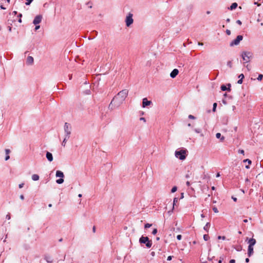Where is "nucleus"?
Masks as SVG:
<instances>
[{"label": "nucleus", "mask_w": 263, "mask_h": 263, "mask_svg": "<svg viewBox=\"0 0 263 263\" xmlns=\"http://www.w3.org/2000/svg\"><path fill=\"white\" fill-rule=\"evenodd\" d=\"M237 6H238V5L236 3H233L232 4L231 6L228 8V9L231 10H233L236 9L237 7Z\"/></svg>", "instance_id": "16"}, {"label": "nucleus", "mask_w": 263, "mask_h": 263, "mask_svg": "<svg viewBox=\"0 0 263 263\" xmlns=\"http://www.w3.org/2000/svg\"><path fill=\"white\" fill-rule=\"evenodd\" d=\"M230 263H235V260L234 259H231L230 261Z\"/></svg>", "instance_id": "52"}, {"label": "nucleus", "mask_w": 263, "mask_h": 263, "mask_svg": "<svg viewBox=\"0 0 263 263\" xmlns=\"http://www.w3.org/2000/svg\"><path fill=\"white\" fill-rule=\"evenodd\" d=\"M189 177H190V175H189V174H186V175H185V178H189Z\"/></svg>", "instance_id": "62"}, {"label": "nucleus", "mask_w": 263, "mask_h": 263, "mask_svg": "<svg viewBox=\"0 0 263 263\" xmlns=\"http://www.w3.org/2000/svg\"><path fill=\"white\" fill-rule=\"evenodd\" d=\"M226 237H225V236H219L218 237V239H223V240H225V239H226Z\"/></svg>", "instance_id": "34"}, {"label": "nucleus", "mask_w": 263, "mask_h": 263, "mask_svg": "<svg viewBox=\"0 0 263 263\" xmlns=\"http://www.w3.org/2000/svg\"><path fill=\"white\" fill-rule=\"evenodd\" d=\"M203 239L205 241H207L210 239V237L208 234H204L203 235Z\"/></svg>", "instance_id": "22"}, {"label": "nucleus", "mask_w": 263, "mask_h": 263, "mask_svg": "<svg viewBox=\"0 0 263 263\" xmlns=\"http://www.w3.org/2000/svg\"><path fill=\"white\" fill-rule=\"evenodd\" d=\"M248 219H246L243 220V222H245V223H247V222H248Z\"/></svg>", "instance_id": "63"}, {"label": "nucleus", "mask_w": 263, "mask_h": 263, "mask_svg": "<svg viewBox=\"0 0 263 263\" xmlns=\"http://www.w3.org/2000/svg\"><path fill=\"white\" fill-rule=\"evenodd\" d=\"M210 227V222H207L206 223V224L204 226L203 229H204V230L205 231L208 232L209 229Z\"/></svg>", "instance_id": "20"}, {"label": "nucleus", "mask_w": 263, "mask_h": 263, "mask_svg": "<svg viewBox=\"0 0 263 263\" xmlns=\"http://www.w3.org/2000/svg\"><path fill=\"white\" fill-rule=\"evenodd\" d=\"M20 198L22 200H24V196L23 195H21L20 196Z\"/></svg>", "instance_id": "50"}, {"label": "nucleus", "mask_w": 263, "mask_h": 263, "mask_svg": "<svg viewBox=\"0 0 263 263\" xmlns=\"http://www.w3.org/2000/svg\"><path fill=\"white\" fill-rule=\"evenodd\" d=\"M27 2L26 3V5H30V3L33 1V0H26Z\"/></svg>", "instance_id": "35"}, {"label": "nucleus", "mask_w": 263, "mask_h": 263, "mask_svg": "<svg viewBox=\"0 0 263 263\" xmlns=\"http://www.w3.org/2000/svg\"><path fill=\"white\" fill-rule=\"evenodd\" d=\"M213 211L215 213H218V210L217 208L216 207H215V206L213 208Z\"/></svg>", "instance_id": "32"}, {"label": "nucleus", "mask_w": 263, "mask_h": 263, "mask_svg": "<svg viewBox=\"0 0 263 263\" xmlns=\"http://www.w3.org/2000/svg\"><path fill=\"white\" fill-rule=\"evenodd\" d=\"M34 59L31 56H28L26 60V64L28 65H31L33 64Z\"/></svg>", "instance_id": "9"}, {"label": "nucleus", "mask_w": 263, "mask_h": 263, "mask_svg": "<svg viewBox=\"0 0 263 263\" xmlns=\"http://www.w3.org/2000/svg\"><path fill=\"white\" fill-rule=\"evenodd\" d=\"M227 65L230 67V68L232 67V63L231 61H229L227 63Z\"/></svg>", "instance_id": "40"}, {"label": "nucleus", "mask_w": 263, "mask_h": 263, "mask_svg": "<svg viewBox=\"0 0 263 263\" xmlns=\"http://www.w3.org/2000/svg\"><path fill=\"white\" fill-rule=\"evenodd\" d=\"M243 162H247L248 163V164H251V163H252V161L251 160H250V159H245L243 161Z\"/></svg>", "instance_id": "24"}, {"label": "nucleus", "mask_w": 263, "mask_h": 263, "mask_svg": "<svg viewBox=\"0 0 263 263\" xmlns=\"http://www.w3.org/2000/svg\"><path fill=\"white\" fill-rule=\"evenodd\" d=\"M238 78L239 79H243L244 78V75L243 74H240L239 76H238Z\"/></svg>", "instance_id": "42"}, {"label": "nucleus", "mask_w": 263, "mask_h": 263, "mask_svg": "<svg viewBox=\"0 0 263 263\" xmlns=\"http://www.w3.org/2000/svg\"><path fill=\"white\" fill-rule=\"evenodd\" d=\"M179 73L177 69H174L170 73V77L172 78H175Z\"/></svg>", "instance_id": "10"}, {"label": "nucleus", "mask_w": 263, "mask_h": 263, "mask_svg": "<svg viewBox=\"0 0 263 263\" xmlns=\"http://www.w3.org/2000/svg\"><path fill=\"white\" fill-rule=\"evenodd\" d=\"M198 45H200V46H202L203 45V44L202 43L199 42Z\"/></svg>", "instance_id": "64"}, {"label": "nucleus", "mask_w": 263, "mask_h": 263, "mask_svg": "<svg viewBox=\"0 0 263 263\" xmlns=\"http://www.w3.org/2000/svg\"><path fill=\"white\" fill-rule=\"evenodd\" d=\"M0 7L2 9L5 10L6 9V7H4V3L0 1Z\"/></svg>", "instance_id": "25"}, {"label": "nucleus", "mask_w": 263, "mask_h": 263, "mask_svg": "<svg viewBox=\"0 0 263 263\" xmlns=\"http://www.w3.org/2000/svg\"><path fill=\"white\" fill-rule=\"evenodd\" d=\"M232 199H233V200L234 201H237V198L236 197H232Z\"/></svg>", "instance_id": "59"}, {"label": "nucleus", "mask_w": 263, "mask_h": 263, "mask_svg": "<svg viewBox=\"0 0 263 263\" xmlns=\"http://www.w3.org/2000/svg\"><path fill=\"white\" fill-rule=\"evenodd\" d=\"M92 231H93V232H94V233L95 232V231H96V228H95V227H93V228H92Z\"/></svg>", "instance_id": "58"}, {"label": "nucleus", "mask_w": 263, "mask_h": 263, "mask_svg": "<svg viewBox=\"0 0 263 263\" xmlns=\"http://www.w3.org/2000/svg\"><path fill=\"white\" fill-rule=\"evenodd\" d=\"M186 149H181L179 151H176L175 155L176 157L179 158L181 160H183L186 158Z\"/></svg>", "instance_id": "2"}, {"label": "nucleus", "mask_w": 263, "mask_h": 263, "mask_svg": "<svg viewBox=\"0 0 263 263\" xmlns=\"http://www.w3.org/2000/svg\"><path fill=\"white\" fill-rule=\"evenodd\" d=\"M238 153H240V154L244 155L245 151L243 149H239L238 150Z\"/></svg>", "instance_id": "37"}, {"label": "nucleus", "mask_w": 263, "mask_h": 263, "mask_svg": "<svg viewBox=\"0 0 263 263\" xmlns=\"http://www.w3.org/2000/svg\"><path fill=\"white\" fill-rule=\"evenodd\" d=\"M177 190V187L176 186H174L172 190H171V192L172 193H175Z\"/></svg>", "instance_id": "28"}, {"label": "nucleus", "mask_w": 263, "mask_h": 263, "mask_svg": "<svg viewBox=\"0 0 263 263\" xmlns=\"http://www.w3.org/2000/svg\"><path fill=\"white\" fill-rule=\"evenodd\" d=\"M236 23L239 25H241L242 24V23L240 20H237L236 21Z\"/></svg>", "instance_id": "47"}, {"label": "nucleus", "mask_w": 263, "mask_h": 263, "mask_svg": "<svg viewBox=\"0 0 263 263\" xmlns=\"http://www.w3.org/2000/svg\"><path fill=\"white\" fill-rule=\"evenodd\" d=\"M227 35H230L231 34V31L229 29L226 30V31Z\"/></svg>", "instance_id": "38"}, {"label": "nucleus", "mask_w": 263, "mask_h": 263, "mask_svg": "<svg viewBox=\"0 0 263 263\" xmlns=\"http://www.w3.org/2000/svg\"><path fill=\"white\" fill-rule=\"evenodd\" d=\"M40 25H36L35 26V30H38V29L40 28Z\"/></svg>", "instance_id": "48"}, {"label": "nucleus", "mask_w": 263, "mask_h": 263, "mask_svg": "<svg viewBox=\"0 0 263 263\" xmlns=\"http://www.w3.org/2000/svg\"><path fill=\"white\" fill-rule=\"evenodd\" d=\"M221 134L219 133H218L216 134V137L217 138V139H219L221 137Z\"/></svg>", "instance_id": "31"}, {"label": "nucleus", "mask_w": 263, "mask_h": 263, "mask_svg": "<svg viewBox=\"0 0 263 263\" xmlns=\"http://www.w3.org/2000/svg\"><path fill=\"white\" fill-rule=\"evenodd\" d=\"M226 22H227V23H229V22H230V18H227V19L226 20Z\"/></svg>", "instance_id": "61"}, {"label": "nucleus", "mask_w": 263, "mask_h": 263, "mask_svg": "<svg viewBox=\"0 0 263 263\" xmlns=\"http://www.w3.org/2000/svg\"><path fill=\"white\" fill-rule=\"evenodd\" d=\"M263 78V75L262 74H259L258 75V78H257V79L258 80V81H261L262 80Z\"/></svg>", "instance_id": "27"}, {"label": "nucleus", "mask_w": 263, "mask_h": 263, "mask_svg": "<svg viewBox=\"0 0 263 263\" xmlns=\"http://www.w3.org/2000/svg\"><path fill=\"white\" fill-rule=\"evenodd\" d=\"M140 120L141 121H143L144 122H146V119H145V118H144V117H141V118H140Z\"/></svg>", "instance_id": "43"}, {"label": "nucleus", "mask_w": 263, "mask_h": 263, "mask_svg": "<svg viewBox=\"0 0 263 263\" xmlns=\"http://www.w3.org/2000/svg\"><path fill=\"white\" fill-rule=\"evenodd\" d=\"M178 202V198H174V201H173V203H174V205L176 203V202Z\"/></svg>", "instance_id": "41"}, {"label": "nucleus", "mask_w": 263, "mask_h": 263, "mask_svg": "<svg viewBox=\"0 0 263 263\" xmlns=\"http://www.w3.org/2000/svg\"><path fill=\"white\" fill-rule=\"evenodd\" d=\"M216 107H217V103H214L213 104V111L215 112L216 111Z\"/></svg>", "instance_id": "26"}, {"label": "nucleus", "mask_w": 263, "mask_h": 263, "mask_svg": "<svg viewBox=\"0 0 263 263\" xmlns=\"http://www.w3.org/2000/svg\"><path fill=\"white\" fill-rule=\"evenodd\" d=\"M256 240L253 238H250L249 240V241H248V243H249V246H251V247H253L255 243H256Z\"/></svg>", "instance_id": "13"}, {"label": "nucleus", "mask_w": 263, "mask_h": 263, "mask_svg": "<svg viewBox=\"0 0 263 263\" xmlns=\"http://www.w3.org/2000/svg\"><path fill=\"white\" fill-rule=\"evenodd\" d=\"M46 157L49 162H51L53 160L52 154L51 153L47 152Z\"/></svg>", "instance_id": "12"}, {"label": "nucleus", "mask_w": 263, "mask_h": 263, "mask_svg": "<svg viewBox=\"0 0 263 263\" xmlns=\"http://www.w3.org/2000/svg\"><path fill=\"white\" fill-rule=\"evenodd\" d=\"M152 226V224H149V223H146L144 226V228L145 229H147V228H150Z\"/></svg>", "instance_id": "29"}, {"label": "nucleus", "mask_w": 263, "mask_h": 263, "mask_svg": "<svg viewBox=\"0 0 263 263\" xmlns=\"http://www.w3.org/2000/svg\"><path fill=\"white\" fill-rule=\"evenodd\" d=\"M5 153H6V156L5 157V160L7 161L8 160V159H9L10 158V156H9V154L10 153V149H5Z\"/></svg>", "instance_id": "18"}, {"label": "nucleus", "mask_w": 263, "mask_h": 263, "mask_svg": "<svg viewBox=\"0 0 263 263\" xmlns=\"http://www.w3.org/2000/svg\"><path fill=\"white\" fill-rule=\"evenodd\" d=\"M64 130L65 133V137L66 139H69L71 133V126L70 124L66 122L64 124Z\"/></svg>", "instance_id": "4"}, {"label": "nucleus", "mask_w": 263, "mask_h": 263, "mask_svg": "<svg viewBox=\"0 0 263 263\" xmlns=\"http://www.w3.org/2000/svg\"><path fill=\"white\" fill-rule=\"evenodd\" d=\"M46 260L48 262H51V260H49V259H48L47 258H46Z\"/></svg>", "instance_id": "55"}, {"label": "nucleus", "mask_w": 263, "mask_h": 263, "mask_svg": "<svg viewBox=\"0 0 263 263\" xmlns=\"http://www.w3.org/2000/svg\"><path fill=\"white\" fill-rule=\"evenodd\" d=\"M181 238H182V236H181V235H178L177 236V239L178 240H181Z\"/></svg>", "instance_id": "39"}, {"label": "nucleus", "mask_w": 263, "mask_h": 263, "mask_svg": "<svg viewBox=\"0 0 263 263\" xmlns=\"http://www.w3.org/2000/svg\"><path fill=\"white\" fill-rule=\"evenodd\" d=\"M237 83H238V84H242V79H240L238 81Z\"/></svg>", "instance_id": "44"}, {"label": "nucleus", "mask_w": 263, "mask_h": 263, "mask_svg": "<svg viewBox=\"0 0 263 263\" xmlns=\"http://www.w3.org/2000/svg\"><path fill=\"white\" fill-rule=\"evenodd\" d=\"M68 139H66V138L65 137L63 142H62V146H63L64 147L65 146V145H66V142H67V140H68Z\"/></svg>", "instance_id": "23"}, {"label": "nucleus", "mask_w": 263, "mask_h": 263, "mask_svg": "<svg viewBox=\"0 0 263 263\" xmlns=\"http://www.w3.org/2000/svg\"><path fill=\"white\" fill-rule=\"evenodd\" d=\"M253 253V247L248 246V255L249 257H250Z\"/></svg>", "instance_id": "14"}, {"label": "nucleus", "mask_w": 263, "mask_h": 263, "mask_svg": "<svg viewBox=\"0 0 263 263\" xmlns=\"http://www.w3.org/2000/svg\"><path fill=\"white\" fill-rule=\"evenodd\" d=\"M186 185H187V186H189L190 185V182H189V181H187V182H186Z\"/></svg>", "instance_id": "54"}, {"label": "nucleus", "mask_w": 263, "mask_h": 263, "mask_svg": "<svg viewBox=\"0 0 263 263\" xmlns=\"http://www.w3.org/2000/svg\"><path fill=\"white\" fill-rule=\"evenodd\" d=\"M128 95V90L124 89L120 91L118 95L112 100L110 104L117 103L118 106L120 105L125 100Z\"/></svg>", "instance_id": "1"}, {"label": "nucleus", "mask_w": 263, "mask_h": 263, "mask_svg": "<svg viewBox=\"0 0 263 263\" xmlns=\"http://www.w3.org/2000/svg\"><path fill=\"white\" fill-rule=\"evenodd\" d=\"M56 182L58 183V184H62L64 182V179L63 178H60L59 179H57L56 180Z\"/></svg>", "instance_id": "21"}, {"label": "nucleus", "mask_w": 263, "mask_h": 263, "mask_svg": "<svg viewBox=\"0 0 263 263\" xmlns=\"http://www.w3.org/2000/svg\"><path fill=\"white\" fill-rule=\"evenodd\" d=\"M133 14L132 13H128L127 15L125 22L126 24V26L127 27H129L134 22V20L133 18Z\"/></svg>", "instance_id": "6"}, {"label": "nucleus", "mask_w": 263, "mask_h": 263, "mask_svg": "<svg viewBox=\"0 0 263 263\" xmlns=\"http://www.w3.org/2000/svg\"><path fill=\"white\" fill-rule=\"evenodd\" d=\"M228 86H229V88H227L226 86H225L224 85H222L221 86L220 88H221V90H222V91H226L227 90L230 91L231 90V89H230L231 85L229 84H228Z\"/></svg>", "instance_id": "17"}, {"label": "nucleus", "mask_w": 263, "mask_h": 263, "mask_svg": "<svg viewBox=\"0 0 263 263\" xmlns=\"http://www.w3.org/2000/svg\"><path fill=\"white\" fill-rule=\"evenodd\" d=\"M42 18L43 17L41 15H36L33 21V24L36 25L40 24L42 21Z\"/></svg>", "instance_id": "8"}, {"label": "nucleus", "mask_w": 263, "mask_h": 263, "mask_svg": "<svg viewBox=\"0 0 263 263\" xmlns=\"http://www.w3.org/2000/svg\"><path fill=\"white\" fill-rule=\"evenodd\" d=\"M242 35H238L234 40H233L232 42L230 43V46L232 47L234 45H238L239 44L240 42L242 40Z\"/></svg>", "instance_id": "7"}, {"label": "nucleus", "mask_w": 263, "mask_h": 263, "mask_svg": "<svg viewBox=\"0 0 263 263\" xmlns=\"http://www.w3.org/2000/svg\"><path fill=\"white\" fill-rule=\"evenodd\" d=\"M222 260H223V258L220 257V260L218 261V263H222Z\"/></svg>", "instance_id": "53"}, {"label": "nucleus", "mask_w": 263, "mask_h": 263, "mask_svg": "<svg viewBox=\"0 0 263 263\" xmlns=\"http://www.w3.org/2000/svg\"><path fill=\"white\" fill-rule=\"evenodd\" d=\"M32 179L33 180V181H37L40 178V177L37 174H33L32 175Z\"/></svg>", "instance_id": "19"}, {"label": "nucleus", "mask_w": 263, "mask_h": 263, "mask_svg": "<svg viewBox=\"0 0 263 263\" xmlns=\"http://www.w3.org/2000/svg\"><path fill=\"white\" fill-rule=\"evenodd\" d=\"M55 176L57 177H61L62 178L64 177V173L61 171H57L56 172Z\"/></svg>", "instance_id": "15"}, {"label": "nucleus", "mask_w": 263, "mask_h": 263, "mask_svg": "<svg viewBox=\"0 0 263 263\" xmlns=\"http://www.w3.org/2000/svg\"><path fill=\"white\" fill-rule=\"evenodd\" d=\"M219 176H220V174H219V173H217L216 177H219Z\"/></svg>", "instance_id": "60"}, {"label": "nucleus", "mask_w": 263, "mask_h": 263, "mask_svg": "<svg viewBox=\"0 0 263 263\" xmlns=\"http://www.w3.org/2000/svg\"><path fill=\"white\" fill-rule=\"evenodd\" d=\"M151 103V101H148L146 98H144L143 99V102H142V106H143V107H145L150 105Z\"/></svg>", "instance_id": "11"}, {"label": "nucleus", "mask_w": 263, "mask_h": 263, "mask_svg": "<svg viewBox=\"0 0 263 263\" xmlns=\"http://www.w3.org/2000/svg\"><path fill=\"white\" fill-rule=\"evenodd\" d=\"M24 185V183H21V184H20L18 186H19V188L21 189L22 188Z\"/></svg>", "instance_id": "46"}, {"label": "nucleus", "mask_w": 263, "mask_h": 263, "mask_svg": "<svg viewBox=\"0 0 263 263\" xmlns=\"http://www.w3.org/2000/svg\"><path fill=\"white\" fill-rule=\"evenodd\" d=\"M241 56L243 61L246 62H249L253 58V53L250 51H242Z\"/></svg>", "instance_id": "5"}, {"label": "nucleus", "mask_w": 263, "mask_h": 263, "mask_svg": "<svg viewBox=\"0 0 263 263\" xmlns=\"http://www.w3.org/2000/svg\"><path fill=\"white\" fill-rule=\"evenodd\" d=\"M172 259V256H169L167 257V260L170 261V260H171Z\"/></svg>", "instance_id": "49"}, {"label": "nucleus", "mask_w": 263, "mask_h": 263, "mask_svg": "<svg viewBox=\"0 0 263 263\" xmlns=\"http://www.w3.org/2000/svg\"><path fill=\"white\" fill-rule=\"evenodd\" d=\"M188 117L190 119H195V117L192 115H190Z\"/></svg>", "instance_id": "36"}, {"label": "nucleus", "mask_w": 263, "mask_h": 263, "mask_svg": "<svg viewBox=\"0 0 263 263\" xmlns=\"http://www.w3.org/2000/svg\"><path fill=\"white\" fill-rule=\"evenodd\" d=\"M139 242L140 243L145 244L147 248H150L152 246V241L150 240L148 237L141 236L139 239Z\"/></svg>", "instance_id": "3"}, {"label": "nucleus", "mask_w": 263, "mask_h": 263, "mask_svg": "<svg viewBox=\"0 0 263 263\" xmlns=\"http://www.w3.org/2000/svg\"><path fill=\"white\" fill-rule=\"evenodd\" d=\"M249 259L248 258H247L245 260L246 262H249Z\"/></svg>", "instance_id": "57"}, {"label": "nucleus", "mask_w": 263, "mask_h": 263, "mask_svg": "<svg viewBox=\"0 0 263 263\" xmlns=\"http://www.w3.org/2000/svg\"><path fill=\"white\" fill-rule=\"evenodd\" d=\"M157 229L155 228V229H154L153 230V232H152V233L153 235H155V234H157Z\"/></svg>", "instance_id": "33"}, {"label": "nucleus", "mask_w": 263, "mask_h": 263, "mask_svg": "<svg viewBox=\"0 0 263 263\" xmlns=\"http://www.w3.org/2000/svg\"><path fill=\"white\" fill-rule=\"evenodd\" d=\"M6 218L8 220L10 219V215L9 214L6 215Z\"/></svg>", "instance_id": "51"}, {"label": "nucleus", "mask_w": 263, "mask_h": 263, "mask_svg": "<svg viewBox=\"0 0 263 263\" xmlns=\"http://www.w3.org/2000/svg\"><path fill=\"white\" fill-rule=\"evenodd\" d=\"M236 250L237 251H240L241 250V246H239L237 248H236Z\"/></svg>", "instance_id": "45"}, {"label": "nucleus", "mask_w": 263, "mask_h": 263, "mask_svg": "<svg viewBox=\"0 0 263 263\" xmlns=\"http://www.w3.org/2000/svg\"><path fill=\"white\" fill-rule=\"evenodd\" d=\"M194 131L197 133H200L201 130L200 128H195Z\"/></svg>", "instance_id": "30"}, {"label": "nucleus", "mask_w": 263, "mask_h": 263, "mask_svg": "<svg viewBox=\"0 0 263 263\" xmlns=\"http://www.w3.org/2000/svg\"><path fill=\"white\" fill-rule=\"evenodd\" d=\"M8 30H9V32H11V30H12V28H11V27H10V26H9V27H8Z\"/></svg>", "instance_id": "56"}]
</instances>
